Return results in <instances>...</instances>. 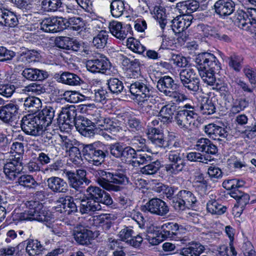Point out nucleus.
<instances>
[{
	"label": "nucleus",
	"mask_w": 256,
	"mask_h": 256,
	"mask_svg": "<svg viewBox=\"0 0 256 256\" xmlns=\"http://www.w3.org/2000/svg\"><path fill=\"white\" fill-rule=\"evenodd\" d=\"M167 143L166 148H169L170 150L166 157L170 163L165 165L164 170L168 174L174 176L183 171L186 165L184 156L180 140L174 135H168Z\"/></svg>",
	"instance_id": "1"
},
{
	"label": "nucleus",
	"mask_w": 256,
	"mask_h": 256,
	"mask_svg": "<svg viewBox=\"0 0 256 256\" xmlns=\"http://www.w3.org/2000/svg\"><path fill=\"white\" fill-rule=\"evenodd\" d=\"M96 182L108 191L119 192L120 186H126L129 182V178L122 170L112 172L98 170L96 172Z\"/></svg>",
	"instance_id": "2"
},
{
	"label": "nucleus",
	"mask_w": 256,
	"mask_h": 256,
	"mask_svg": "<svg viewBox=\"0 0 256 256\" xmlns=\"http://www.w3.org/2000/svg\"><path fill=\"white\" fill-rule=\"evenodd\" d=\"M26 205L28 210L20 214V220H36L46 222L53 220L54 218L52 212L46 210V208L40 201L31 200L27 202Z\"/></svg>",
	"instance_id": "3"
},
{
	"label": "nucleus",
	"mask_w": 256,
	"mask_h": 256,
	"mask_svg": "<svg viewBox=\"0 0 256 256\" xmlns=\"http://www.w3.org/2000/svg\"><path fill=\"white\" fill-rule=\"evenodd\" d=\"M234 24L238 28L250 34L256 32V8H250L244 12L238 10L234 18Z\"/></svg>",
	"instance_id": "4"
},
{
	"label": "nucleus",
	"mask_w": 256,
	"mask_h": 256,
	"mask_svg": "<svg viewBox=\"0 0 256 256\" xmlns=\"http://www.w3.org/2000/svg\"><path fill=\"white\" fill-rule=\"evenodd\" d=\"M83 152L85 159L89 163L96 166L101 165L108 154L106 146L99 142L85 145Z\"/></svg>",
	"instance_id": "5"
},
{
	"label": "nucleus",
	"mask_w": 256,
	"mask_h": 256,
	"mask_svg": "<svg viewBox=\"0 0 256 256\" xmlns=\"http://www.w3.org/2000/svg\"><path fill=\"white\" fill-rule=\"evenodd\" d=\"M36 114L33 116L28 114L24 116L21 120L22 130L26 134L32 136H38L45 134L44 126Z\"/></svg>",
	"instance_id": "6"
},
{
	"label": "nucleus",
	"mask_w": 256,
	"mask_h": 256,
	"mask_svg": "<svg viewBox=\"0 0 256 256\" xmlns=\"http://www.w3.org/2000/svg\"><path fill=\"white\" fill-rule=\"evenodd\" d=\"M196 198L194 194L187 190H182L177 194V198H172V206L176 210H184L194 206Z\"/></svg>",
	"instance_id": "7"
},
{
	"label": "nucleus",
	"mask_w": 256,
	"mask_h": 256,
	"mask_svg": "<svg viewBox=\"0 0 256 256\" xmlns=\"http://www.w3.org/2000/svg\"><path fill=\"white\" fill-rule=\"evenodd\" d=\"M58 118L57 120L60 128H70L72 124H75L76 116V107L71 105L67 107L62 108L60 110L57 112Z\"/></svg>",
	"instance_id": "8"
},
{
	"label": "nucleus",
	"mask_w": 256,
	"mask_h": 256,
	"mask_svg": "<svg viewBox=\"0 0 256 256\" xmlns=\"http://www.w3.org/2000/svg\"><path fill=\"white\" fill-rule=\"evenodd\" d=\"M195 62L198 65L197 69L210 70L220 69V64L215 56L210 52H202L197 55Z\"/></svg>",
	"instance_id": "9"
},
{
	"label": "nucleus",
	"mask_w": 256,
	"mask_h": 256,
	"mask_svg": "<svg viewBox=\"0 0 256 256\" xmlns=\"http://www.w3.org/2000/svg\"><path fill=\"white\" fill-rule=\"evenodd\" d=\"M86 198L93 200L94 202L104 204L107 206L112 203V200L110 194L96 186H90L84 194Z\"/></svg>",
	"instance_id": "10"
},
{
	"label": "nucleus",
	"mask_w": 256,
	"mask_h": 256,
	"mask_svg": "<svg viewBox=\"0 0 256 256\" xmlns=\"http://www.w3.org/2000/svg\"><path fill=\"white\" fill-rule=\"evenodd\" d=\"M142 210L144 212H148L152 214L164 216L168 213L169 208L162 200L153 198L142 206Z\"/></svg>",
	"instance_id": "11"
},
{
	"label": "nucleus",
	"mask_w": 256,
	"mask_h": 256,
	"mask_svg": "<svg viewBox=\"0 0 256 256\" xmlns=\"http://www.w3.org/2000/svg\"><path fill=\"white\" fill-rule=\"evenodd\" d=\"M130 92L135 96H140L146 98L152 96V87L146 79L136 80L130 84Z\"/></svg>",
	"instance_id": "12"
},
{
	"label": "nucleus",
	"mask_w": 256,
	"mask_h": 256,
	"mask_svg": "<svg viewBox=\"0 0 256 256\" xmlns=\"http://www.w3.org/2000/svg\"><path fill=\"white\" fill-rule=\"evenodd\" d=\"M64 173L70 186L76 190L82 188L84 182L86 183L88 182V180L86 178V172L84 170H78L76 172L65 170Z\"/></svg>",
	"instance_id": "13"
},
{
	"label": "nucleus",
	"mask_w": 256,
	"mask_h": 256,
	"mask_svg": "<svg viewBox=\"0 0 256 256\" xmlns=\"http://www.w3.org/2000/svg\"><path fill=\"white\" fill-rule=\"evenodd\" d=\"M20 157L14 158L4 164L3 167L4 172L7 178L14 180L22 172L23 166Z\"/></svg>",
	"instance_id": "14"
},
{
	"label": "nucleus",
	"mask_w": 256,
	"mask_h": 256,
	"mask_svg": "<svg viewBox=\"0 0 256 256\" xmlns=\"http://www.w3.org/2000/svg\"><path fill=\"white\" fill-rule=\"evenodd\" d=\"M198 118L190 112L179 110L174 116V120L180 128L186 130L196 126Z\"/></svg>",
	"instance_id": "15"
},
{
	"label": "nucleus",
	"mask_w": 256,
	"mask_h": 256,
	"mask_svg": "<svg viewBox=\"0 0 256 256\" xmlns=\"http://www.w3.org/2000/svg\"><path fill=\"white\" fill-rule=\"evenodd\" d=\"M20 106L16 102H10L0 107V120L5 124L14 122L19 114Z\"/></svg>",
	"instance_id": "16"
},
{
	"label": "nucleus",
	"mask_w": 256,
	"mask_h": 256,
	"mask_svg": "<svg viewBox=\"0 0 256 256\" xmlns=\"http://www.w3.org/2000/svg\"><path fill=\"white\" fill-rule=\"evenodd\" d=\"M110 66V62L105 56L89 60L86 62L87 70L92 73L105 74Z\"/></svg>",
	"instance_id": "17"
},
{
	"label": "nucleus",
	"mask_w": 256,
	"mask_h": 256,
	"mask_svg": "<svg viewBox=\"0 0 256 256\" xmlns=\"http://www.w3.org/2000/svg\"><path fill=\"white\" fill-rule=\"evenodd\" d=\"M76 130L82 136L90 138L98 132V128H94L90 120L84 116L78 118L74 124Z\"/></svg>",
	"instance_id": "18"
},
{
	"label": "nucleus",
	"mask_w": 256,
	"mask_h": 256,
	"mask_svg": "<svg viewBox=\"0 0 256 256\" xmlns=\"http://www.w3.org/2000/svg\"><path fill=\"white\" fill-rule=\"evenodd\" d=\"M62 17L48 18L40 23V30L48 33H55L64 30Z\"/></svg>",
	"instance_id": "19"
},
{
	"label": "nucleus",
	"mask_w": 256,
	"mask_h": 256,
	"mask_svg": "<svg viewBox=\"0 0 256 256\" xmlns=\"http://www.w3.org/2000/svg\"><path fill=\"white\" fill-rule=\"evenodd\" d=\"M80 199L74 198L70 196H66L60 198L57 200V203L62 208L64 211L68 214H74L78 212V204Z\"/></svg>",
	"instance_id": "20"
},
{
	"label": "nucleus",
	"mask_w": 256,
	"mask_h": 256,
	"mask_svg": "<svg viewBox=\"0 0 256 256\" xmlns=\"http://www.w3.org/2000/svg\"><path fill=\"white\" fill-rule=\"evenodd\" d=\"M236 4L232 0H218L214 4L216 13L220 17L225 18L235 10Z\"/></svg>",
	"instance_id": "21"
},
{
	"label": "nucleus",
	"mask_w": 256,
	"mask_h": 256,
	"mask_svg": "<svg viewBox=\"0 0 256 256\" xmlns=\"http://www.w3.org/2000/svg\"><path fill=\"white\" fill-rule=\"evenodd\" d=\"M108 28L110 33L117 38L124 40L128 33H130L132 27L130 24L122 26V23L117 21L110 22Z\"/></svg>",
	"instance_id": "22"
},
{
	"label": "nucleus",
	"mask_w": 256,
	"mask_h": 256,
	"mask_svg": "<svg viewBox=\"0 0 256 256\" xmlns=\"http://www.w3.org/2000/svg\"><path fill=\"white\" fill-rule=\"evenodd\" d=\"M73 236L77 243L83 246H88L90 244V240L92 237V232L91 230L79 225L74 228Z\"/></svg>",
	"instance_id": "23"
},
{
	"label": "nucleus",
	"mask_w": 256,
	"mask_h": 256,
	"mask_svg": "<svg viewBox=\"0 0 256 256\" xmlns=\"http://www.w3.org/2000/svg\"><path fill=\"white\" fill-rule=\"evenodd\" d=\"M147 134L148 139L154 144L160 148H166L167 140L160 130L150 127L148 128Z\"/></svg>",
	"instance_id": "24"
},
{
	"label": "nucleus",
	"mask_w": 256,
	"mask_h": 256,
	"mask_svg": "<svg viewBox=\"0 0 256 256\" xmlns=\"http://www.w3.org/2000/svg\"><path fill=\"white\" fill-rule=\"evenodd\" d=\"M18 21L16 14L0 6V24L8 27H14Z\"/></svg>",
	"instance_id": "25"
},
{
	"label": "nucleus",
	"mask_w": 256,
	"mask_h": 256,
	"mask_svg": "<svg viewBox=\"0 0 256 256\" xmlns=\"http://www.w3.org/2000/svg\"><path fill=\"white\" fill-rule=\"evenodd\" d=\"M48 188L54 193H65L68 190L66 182L58 176H52L47 180Z\"/></svg>",
	"instance_id": "26"
},
{
	"label": "nucleus",
	"mask_w": 256,
	"mask_h": 256,
	"mask_svg": "<svg viewBox=\"0 0 256 256\" xmlns=\"http://www.w3.org/2000/svg\"><path fill=\"white\" fill-rule=\"evenodd\" d=\"M22 74L25 78L31 81H42L48 76L46 70L36 68H26Z\"/></svg>",
	"instance_id": "27"
},
{
	"label": "nucleus",
	"mask_w": 256,
	"mask_h": 256,
	"mask_svg": "<svg viewBox=\"0 0 256 256\" xmlns=\"http://www.w3.org/2000/svg\"><path fill=\"white\" fill-rule=\"evenodd\" d=\"M205 250L204 246L198 242H192L180 250L183 256H200Z\"/></svg>",
	"instance_id": "28"
},
{
	"label": "nucleus",
	"mask_w": 256,
	"mask_h": 256,
	"mask_svg": "<svg viewBox=\"0 0 256 256\" xmlns=\"http://www.w3.org/2000/svg\"><path fill=\"white\" fill-rule=\"evenodd\" d=\"M158 90L164 94L170 90L178 89V85L174 82V80L170 76H165L160 77L156 84Z\"/></svg>",
	"instance_id": "29"
},
{
	"label": "nucleus",
	"mask_w": 256,
	"mask_h": 256,
	"mask_svg": "<svg viewBox=\"0 0 256 256\" xmlns=\"http://www.w3.org/2000/svg\"><path fill=\"white\" fill-rule=\"evenodd\" d=\"M195 148L199 152L212 155L216 154L218 151L217 146L206 138L199 139L195 145Z\"/></svg>",
	"instance_id": "30"
},
{
	"label": "nucleus",
	"mask_w": 256,
	"mask_h": 256,
	"mask_svg": "<svg viewBox=\"0 0 256 256\" xmlns=\"http://www.w3.org/2000/svg\"><path fill=\"white\" fill-rule=\"evenodd\" d=\"M80 201L78 212L82 214H89L90 212L98 211L102 209L100 204L98 202L86 198V199H80Z\"/></svg>",
	"instance_id": "31"
},
{
	"label": "nucleus",
	"mask_w": 256,
	"mask_h": 256,
	"mask_svg": "<svg viewBox=\"0 0 256 256\" xmlns=\"http://www.w3.org/2000/svg\"><path fill=\"white\" fill-rule=\"evenodd\" d=\"M122 63L124 66L128 67V74L131 78L138 76L140 74V63L138 59L128 58L122 56Z\"/></svg>",
	"instance_id": "32"
},
{
	"label": "nucleus",
	"mask_w": 256,
	"mask_h": 256,
	"mask_svg": "<svg viewBox=\"0 0 256 256\" xmlns=\"http://www.w3.org/2000/svg\"><path fill=\"white\" fill-rule=\"evenodd\" d=\"M26 251L30 256H41L46 248L38 240L28 239L26 240Z\"/></svg>",
	"instance_id": "33"
},
{
	"label": "nucleus",
	"mask_w": 256,
	"mask_h": 256,
	"mask_svg": "<svg viewBox=\"0 0 256 256\" xmlns=\"http://www.w3.org/2000/svg\"><path fill=\"white\" fill-rule=\"evenodd\" d=\"M56 112V108L54 106H46L36 116L40 118L45 128L52 123Z\"/></svg>",
	"instance_id": "34"
},
{
	"label": "nucleus",
	"mask_w": 256,
	"mask_h": 256,
	"mask_svg": "<svg viewBox=\"0 0 256 256\" xmlns=\"http://www.w3.org/2000/svg\"><path fill=\"white\" fill-rule=\"evenodd\" d=\"M199 7L198 2L194 0L183 1L176 4V8L182 15H189L196 12Z\"/></svg>",
	"instance_id": "35"
},
{
	"label": "nucleus",
	"mask_w": 256,
	"mask_h": 256,
	"mask_svg": "<svg viewBox=\"0 0 256 256\" xmlns=\"http://www.w3.org/2000/svg\"><path fill=\"white\" fill-rule=\"evenodd\" d=\"M62 27L64 30L70 28L74 30H81L85 24L83 19L80 17H72L68 19L62 18Z\"/></svg>",
	"instance_id": "36"
},
{
	"label": "nucleus",
	"mask_w": 256,
	"mask_h": 256,
	"mask_svg": "<svg viewBox=\"0 0 256 256\" xmlns=\"http://www.w3.org/2000/svg\"><path fill=\"white\" fill-rule=\"evenodd\" d=\"M171 27L176 33H180L188 28L192 24V19L184 18L179 16L171 21Z\"/></svg>",
	"instance_id": "37"
},
{
	"label": "nucleus",
	"mask_w": 256,
	"mask_h": 256,
	"mask_svg": "<svg viewBox=\"0 0 256 256\" xmlns=\"http://www.w3.org/2000/svg\"><path fill=\"white\" fill-rule=\"evenodd\" d=\"M206 210L212 214L222 215L226 212L227 207L222 205L218 201L211 199L206 204Z\"/></svg>",
	"instance_id": "38"
},
{
	"label": "nucleus",
	"mask_w": 256,
	"mask_h": 256,
	"mask_svg": "<svg viewBox=\"0 0 256 256\" xmlns=\"http://www.w3.org/2000/svg\"><path fill=\"white\" fill-rule=\"evenodd\" d=\"M59 82L70 86H80L82 82V79L76 74L69 72H62L58 79Z\"/></svg>",
	"instance_id": "39"
},
{
	"label": "nucleus",
	"mask_w": 256,
	"mask_h": 256,
	"mask_svg": "<svg viewBox=\"0 0 256 256\" xmlns=\"http://www.w3.org/2000/svg\"><path fill=\"white\" fill-rule=\"evenodd\" d=\"M175 112L174 106L168 104L163 106L159 112L161 121L164 124H170L173 120V115Z\"/></svg>",
	"instance_id": "40"
},
{
	"label": "nucleus",
	"mask_w": 256,
	"mask_h": 256,
	"mask_svg": "<svg viewBox=\"0 0 256 256\" xmlns=\"http://www.w3.org/2000/svg\"><path fill=\"white\" fill-rule=\"evenodd\" d=\"M24 102L25 110L33 114H36L42 107L40 100L35 96L28 97Z\"/></svg>",
	"instance_id": "41"
},
{
	"label": "nucleus",
	"mask_w": 256,
	"mask_h": 256,
	"mask_svg": "<svg viewBox=\"0 0 256 256\" xmlns=\"http://www.w3.org/2000/svg\"><path fill=\"white\" fill-rule=\"evenodd\" d=\"M97 30L98 34L94 37L92 44L96 48L102 49L106 45L108 32L106 30Z\"/></svg>",
	"instance_id": "42"
},
{
	"label": "nucleus",
	"mask_w": 256,
	"mask_h": 256,
	"mask_svg": "<svg viewBox=\"0 0 256 256\" xmlns=\"http://www.w3.org/2000/svg\"><path fill=\"white\" fill-rule=\"evenodd\" d=\"M162 238H171L176 240V230H178V224L174 222H167L162 226Z\"/></svg>",
	"instance_id": "43"
},
{
	"label": "nucleus",
	"mask_w": 256,
	"mask_h": 256,
	"mask_svg": "<svg viewBox=\"0 0 256 256\" xmlns=\"http://www.w3.org/2000/svg\"><path fill=\"white\" fill-rule=\"evenodd\" d=\"M230 196L236 200L238 207H240L242 210L249 203L250 200V196L248 194L244 193L239 190L232 191Z\"/></svg>",
	"instance_id": "44"
},
{
	"label": "nucleus",
	"mask_w": 256,
	"mask_h": 256,
	"mask_svg": "<svg viewBox=\"0 0 256 256\" xmlns=\"http://www.w3.org/2000/svg\"><path fill=\"white\" fill-rule=\"evenodd\" d=\"M162 166L161 162L158 160L150 161L141 168L140 172L145 175H153L158 172Z\"/></svg>",
	"instance_id": "45"
},
{
	"label": "nucleus",
	"mask_w": 256,
	"mask_h": 256,
	"mask_svg": "<svg viewBox=\"0 0 256 256\" xmlns=\"http://www.w3.org/2000/svg\"><path fill=\"white\" fill-rule=\"evenodd\" d=\"M198 70L199 75L204 83L210 86L215 82V72L218 71L217 70L201 68L198 69Z\"/></svg>",
	"instance_id": "46"
},
{
	"label": "nucleus",
	"mask_w": 256,
	"mask_h": 256,
	"mask_svg": "<svg viewBox=\"0 0 256 256\" xmlns=\"http://www.w3.org/2000/svg\"><path fill=\"white\" fill-rule=\"evenodd\" d=\"M106 84L108 90L114 94H120L124 88L122 82L116 78H112L107 80Z\"/></svg>",
	"instance_id": "47"
},
{
	"label": "nucleus",
	"mask_w": 256,
	"mask_h": 256,
	"mask_svg": "<svg viewBox=\"0 0 256 256\" xmlns=\"http://www.w3.org/2000/svg\"><path fill=\"white\" fill-rule=\"evenodd\" d=\"M200 112L204 115H210L216 112V106L212 100L206 98L198 106Z\"/></svg>",
	"instance_id": "48"
},
{
	"label": "nucleus",
	"mask_w": 256,
	"mask_h": 256,
	"mask_svg": "<svg viewBox=\"0 0 256 256\" xmlns=\"http://www.w3.org/2000/svg\"><path fill=\"white\" fill-rule=\"evenodd\" d=\"M112 15L115 18L122 16L126 10L124 2L122 0H114L110 6Z\"/></svg>",
	"instance_id": "49"
},
{
	"label": "nucleus",
	"mask_w": 256,
	"mask_h": 256,
	"mask_svg": "<svg viewBox=\"0 0 256 256\" xmlns=\"http://www.w3.org/2000/svg\"><path fill=\"white\" fill-rule=\"evenodd\" d=\"M154 17L157 20L162 30H164L168 22L164 8L162 6H156L154 9Z\"/></svg>",
	"instance_id": "50"
},
{
	"label": "nucleus",
	"mask_w": 256,
	"mask_h": 256,
	"mask_svg": "<svg viewBox=\"0 0 256 256\" xmlns=\"http://www.w3.org/2000/svg\"><path fill=\"white\" fill-rule=\"evenodd\" d=\"M42 8L48 12H56L62 7L61 0H42Z\"/></svg>",
	"instance_id": "51"
},
{
	"label": "nucleus",
	"mask_w": 256,
	"mask_h": 256,
	"mask_svg": "<svg viewBox=\"0 0 256 256\" xmlns=\"http://www.w3.org/2000/svg\"><path fill=\"white\" fill-rule=\"evenodd\" d=\"M154 160L152 156H149L146 154H140L137 151L131 164L133 166H140V165L146 164Z\"/></svg>",
	"instance_id": "52"
},
{
	"label": "nucleus",
	"mask_w": 256,
	"mask_h": 256,
	"mask_svg": "<svg viewBox=\"0 0 256 256\" xmlns=\"http://www.w3.org/2000/svg\"><path fill=\"white\" fill-rule=\"evenodd\" d=\"M40 56V53L35 50H24L20 54V59L22 62H30L36 61Z\"/></svg>",
	"instance_id": "53"
},
{
	"label": "nucleus",
	"mask_w": 256,
	"mask_h": 256,
	"mask_svg": "<svg viewBox=\"0 0 256 256\" xmlns=\"http://www.w3.org/2000/svg\"><path fill=\"white\" fill-rule=\"evenodd\" d=\"M197 30L206 37H211L216 38L218 37V32L214 28L204 24H199L197 26Z\"/></svg>",
	"instance_id": "54"
},
{
	"label": "nucleus",
	"mask_w": 256,
	"mask_h": 256,
	"mask_svg": "<svg viewBox=\"0 0 256 256\" xmlns=\"http://www.w3.org/2000/svg\"><path fill=\"white\" fill-rule=\"evenodd\" d=\"M17 182L20 186L28 188H34L38 184L34 178L29 174L21 176L18 178Z\"/></svg>",
	"instance_id": "55"
},
{
	"label": "nucleus",
	"mask_w": 256,
	"mask_h": 256,
	"mask_svg": "<svg viewBox=\"0 0 256 256\" xmlns=\"http://www.w3.org/2000/svg\"><path fill=\"white\" fill-rule=\"evenodd\" d=\"M64 99L70 103H77L84 100V96L76 91H66L63 94Z\"/></svg>",
	"instance_id": "56"
},
{
	"label": "nucleus",
	"mask_w": 256,
	"mask_h": 256,
	"mask_svg": "<svg viewBox=\"0 0 256 256\" xmlns=\"http://www.w3.org/2000/svg\"><path fill=\"white\" fill-rule=\"evenodd\" d=\"M136 152V150L132 146L125 145L120 160L125 163L131 164V162L134 158Z\"/></svg>",
	"instance_id": "57"
},
{
	"label": "nucleus",
	"mask_w": 256,
	"mask_h": 256,
	"mask_svg": "<svg viewBox=\"0 0 256 256\" xmlns=\"http://www.w3.org/2000/svg\"><path fill=\"white\" fill-rule=\"evenodd\" d=\"M248 105V101L245 98L237 99L233 103L230 110V114H236L244 110Z\"/></svg>",
	"instance_id": "58"
},
{
	"label": "nucleus",
	"mask_w": 256,
	"mask_h": 256,
	"mask_svg": "<svg viewBox=\"0 0 256 256\" xmlns=\"http://www.w3.org/2000/svg\"><path fill=\"white\" fill-rule=\"evenodd\" d=\"M225 232L230 240V248H226L228 256H237V252L233 246L234 230L230 226H226Z\"/></svg>",
	"instance_id": "59"
},
{
	"label": "nucleus",
	"mask_w": 256,
	"mask_h": 256,
	"mask_svg": "<svg viewBox=\"0 0 256 256\" xmlns=\"http://www.w3.org/2000/svg\"><path fill=\"white\" fill-rule=\"evenodd\" d=\"M106 120V118L102 116L100 111H95L90 116V120L92 124L94 125V128L96 126L103 128Z\"/></svg>",
	"instance_id": "60"
},
{
	"label": "nucleus",
	"mask_w": 256,
	"mask_h": 256,
	"mask_svg": "<svg viewBox=\"0 0 256 256\" xmlns=\"http://www.w3.org/2000/svg\"><path fill=\"white\" fill-rule=\"evenodd\" d=\"M186 158L188 160L192 162H200L208 164V161L210 160L208 156H204L200 153L196 152L188 153Z\"/></svg>",
	"instance_id": "61"
},
{
	"label": "nucleus",
	"mask_w": 256,
	"mask_h": 256,
	"mask_svg": "<svg viewBox=\"0 0 256 256\" xmlns=\"http://www.w3.org/2000/svg\"><path fill=\"white\" fill-rule=\"evenodd\" d=\"M128 47L135 52L141 54L145 50V48L142 46L140 42L133 38H129L127 40Z\"/></svg>",
	"instance_id": "62"
},
{
	"label": "nucleus",
	"mask_w": 256,
	"mask_h": 256,
	"mask_svg": "<svg viewBox=\"0 0 256 256\" xmlns=\"http://www.w3.org/2000/svg\"><path fill=\"white\" fill-rule=\"evenodd\" d=\"M176 90H170L164 95L172 99L178 104L183 102L188 99L187 96L184 94Z\"/></svg>",
	"instance_id": "63"
},
{
	"label": "nucleus",
	"mask_w": 256,
	"mask_h": 256,
	"mask_svg": "<svg viewBox=\"0 0 256 256\" xmlns=\"http://www.w3.org/2000/svg\"><path fill=\"white\" fill-rule=\"evenodd\" d=\"M125 145L122 142H116L110 144V154L116 158L120 159Z\"/></svg>",
	"instance_id": "64"
}]
</instances>
